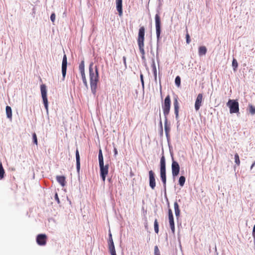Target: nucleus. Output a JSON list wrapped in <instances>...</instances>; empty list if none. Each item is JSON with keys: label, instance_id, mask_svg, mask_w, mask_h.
Here are the masks:
<instances>
[{"label": "nucleus", "instance_id": "c85d7f7f", "mask_svg": "<svg viewBox=\"0 0 255 255\" xmlns=\"http://www.w3.org/2000/svg\"><path fill=\"white\" fill-rule=\"evenodd\" d=\"M154 227L155 232L157 234L159 232V229H158V224L157 219H155L154 221Z\"/></svg>", "mask_w": 255, "mask_h": 255}, {"label": "nucleus", "instance_id": "f03ea898", "mask_svg": "<svg viewBox=\"0 0 255 255\" xmlns=\"http://www.w3.org/2000/svg\"><path fill=\"white\" fill-rule=\"evenodd\" d=\"M144 35H145V28L144 26L140 27L137 36V44L139 47L140 52L141 54V58L142 59H145V51H144Z\"/></svg>", "mask_w": 255, "mask_h": 255}, {"label": "nucleus", "instance_id": "c756f323", "mask_svg": "<svg viewBox=\"0 0 255 255\" xmlns=\"http://www.w3.org/2000/svg\"><path fill=\"white\" fill-rule=\"evenodd\" d=\"M80 73L81 74L82 80H83V82L84 85L86 86H87V85H88L87 84V80H86V75H85V72H82V73Z\"/></svg>", "mask_w": 255, "mask_h": 255}, {"label": "nucleus", "instance_id": "a211bd4d", "mask_svg": "<svg viewBox=\"0 0 255 255\" xmlns=\"http://www.w3.org/2000/svg\"><path fill=\"white\" fill-rule=\"evenodd\" d=\"M56 180L57 182L62 186L64 187L66 185L65 177L64 176H57Z\"/></svg>", "mask_w": 255, "mask_h": 255}, {"label": "nucleus", "instance_id": "e433bc0d", "mask_svg": "<svg viewBox=\"0 0 255 255\" xmlns=\"http://www.w3.org/2000/svg\"><path fill=\"white\" fill-rule=\"evenodd\" d=\"M51 20L53 22L55 19V13H52L50 16Z\"/></svg>", "mask_w": 255, "mask_h": 255}, {"label": "nucleus", "instance_id": "a878e982", "mask_svg": "<svg viewBox=\"0 0 255 255\" xmlns=\"http://www.w3.org/2000/svg\"><path fill=\"white\" fill-rule=\"evenodd\" d=\"M4 170L3 169V168L2 167V165L1 163H0V179H1L4 177Z\"/></svg>", "mask_w": 255, "mask_h": 255}, {"label": "nucleus", "instance_id": "39448f33", "mask_svg": "<svg viewBox=\"0 0 255 255\" xmlns=\"http://www.w3.org/2000/svg\"><path fill=\"white\" fill-rule=\"evenodd\" d=\"M40 90L44 107L46 110L48 111V100L47 98V90L46 86L44 84L41 85L40 86Z\"/></svg>", "mask_w": 255, "mask_h": 255}, {"label": "nucleus", "instance_id": "f704fd0d", "mask_svg": "<svg viewBox=\"0 0 255 255\" xmlns=\"http://www.w3.org/2000/svg\"><path fill=\"white\" fill-rule=\"evenodd\" d=\"M186 42L187 44H189L190 43V38L189 34H188V32L187 31V33L186 34Z\"/></svg>", "mask_w": 255, "mask_h": 255}, {"label": "nucleus", "instance_id": "72a5a7b5", "mask_svg": "<svg viewBox=\"0 0 255 255\" xmlns=\"http://www.w3.org/2000/svg\"><path fill=\"white\" fill-rule=\"evenodd\" d=\"M250 108V112L251 114L254 115L255 114V108L252 105H250L249 106Z\"/></svg>", "mask_w": 255, "mask_h": 255}, {"label": "nucleus", "instance_id": "4be33fe9", "mask_svg": "<svg viewBox=\"0 0 255 255\" xmlns=\"http://www.w3.org/2000/svg\"><path fill=\"white\" fill-rule=\"evenodd\" d=\"M99 166L102 165L104 164V158L103 156L102 152V150L100 149L99 152Z\"/></svg>", "mask_w": 255, "mask_h": 255}, {"label": "nucleus", "instance_id": "6e6552de", "mask_svg": "<svg viewBox=\"0 0 255 255\" xmlns=\"http://www.w3.org/2000/svg\"><path fill=\"white\" fill-rule=\"evenodd\" d=\"M100 175L102 178V180L104 182H105L106 179V177L108 174V169H109V165L106 164L104 165V164L100 165Z\"/></svg>", "mask_w": 255, "mask_h": 255}, {"label": "nucleus", "instance_id": "cd10ccee", "mask_svg": "<svg viewBox=\"0 0 255 255\" xmlns=\"http://www.w3.org/2000/svg\"><path fill=\"white\" fill-rule=\"evenodd\" d=\"M232 66L233 67V69L234 71H236L238 66V62L237 61V60L236 59H233V61H232Z\"/></svg>", "mask_w": 255, "mask_h": 255}, {"label": "nucleus", "instance_id": "393cba45", "mask_svg": "<svg viewBox=\"0 0 255 255\" xmlns=\"http://www.w3.org/2000/svg\"><path fill=\"white\" fill-rule=\"evenodd\" d=\"M185 177L183 176H181L180 177L179 179V185L182 187L184 184H185Z\"/></svg>", "mask_w": 255, "mask_h": 255}, {"label": "nucleus", "instance_id": "79ce46f5", "mask_svg": "<svg viewBox=\"0 0 255 255\" xmlns=\"http://www.w3.org/2000/svg\"><path fill=\"white\" fill-rule=\"evenodd\" d=\"M255 165V162H254V163H253V164L251 166V169H252Z\"/></svg>", "mask_w": 255, "mask_h": 255}, {"label": "nucleus", "instance_id": "aec40b11", "mask_svg": "<svg viewBox=\"0 0 255 255\" xmlns=\"http://www.w3.org/2000/svg\"><path fill=\"white\" fill-rule=\"evenodd\" d=\"M76 167L78 171L80 170V155L78 149L76 151Z\"/></svg>", "mask_w": 255, "mask_h": 255}, {"label": "nucleus", "instance_id": "423d86ee", "mask_svg": "<svg viewBox=\"0 0 255 255\" xmlns=\"http://www.w3.org/2000/svg\"><path fill=\"white\" fill-rule=\"evenodd\" d=\"M155 28L157 38L158 40L160 38L161 28H160V17L158 13L155 14Z\"/></svg>", "mask_w": 255, "mask_h": 255}, {"label": "nucleus", "instance_id": "1a4fd4ad", "mask_svg": "<svg viewBox=\"0 0 255 255\" xmlns=\"http://www.w3.org/2000/svg\"><path fill=\"white\" fill-rule=\"evenodd\" d=\"M47 237L45 234H39L36 237V243L39 246H45L46 244Z\"/></svg>", "mask_w": 255, "mask_h": 255}, {"label": "nucleus", "instance_id": "9d476101", "mask_svg": "<svg viewBox=\"0 0 255 255\" xmlns=\"http://www.w3.org/2000/svg\"><path fill=\"white\" fill-rule=\"evenodd\" d=\"M168 219H169V222L170 227L171 228V230L172 232V233H174L175 232V225H174V218L173 215L172 213V211L170 208L168 209Z\"/></svg>", "mask_w": 255, "mask_h": 255}, {"label": "nucleus", "instance_id": "37998d69", "mask_svg": "<svg viewBox=\"0 0 255 255\" xmlns=\"http://www.w3.org/2000/svg\"><path fill=\"white\" fill-rule=\"evenodd\" d=\"M253 231L254 233L255 232V226H254V227L253 228Z\"/></svg>", "mask_w": 255, "mask_h": 255}, {"label": "nucleus", "instance_id": "2eb2a0df", "mask_svg": "<svg viewBox=\"0 0 255 255\" xmlns=\"http://www.w3.org/2000/svg\"><path fill=\"white\" fill-rule=\"evenodd\" d=\"M109 245V249L111 253V254L113 253L114 255H115V253H116V250L114 246V242L112 239V236L111 233L109 234V240L108 242Z\"/></svg>", "mask_w": 255, "mask_h": 255}, {"label": "nucleus", "instance_id": "6ab92c4d", "mask_svg": "<svg viewBox=\"0 0 255 255\" xmlns=\"http://www.w3.org/2000/svg\"><path fill=\"white\" fill-rule=\"evenodd\" d=\"M174 210H175V216L177 218H178L180 216V210L179 209V205L177 202H174Z\"/></svg>", "mask_w": 255, "mask_h": 255}, {"label": "nucleus", "instance_id": "4c0bfd02", "mask_svg": "<svg viewBox=\"0 0 255 255\" xmlns=\"http://www.w3.org/2000/svg\"><path fill=\"white\" fill-rule=\"evenodd\" d=\"M54 198H55V199L57 201V203L58 204L60 203V200H59V199L58 198V195L57 193H56L55 194Z\"/></svg>", "mask_w": 255, "mask_h": 255}, {"label": "nucleus", "instance_id": "f3484780", "mask_svg": "<svg viewBox=\"0 0 255 255\" xmlns=\"http://www.w3.org/2000/svg\"><path fill=\"white\" fill-rule=\"evenodd\" d=\"M116 7L121 16L123 15L122 0H116Z\"/></svg>", "mask_w": 255, "mask_h": 255}, {"label": "nucleus", "instance_id": "412c9836", "mask_svg": "<svg viewBox=\"0 0 255 255\" xmlns=\"http://www.w3.org/2000/svg\"><path fill=\"white\" fill-rule=\"evenodd\" d=\"M207 48L204 46L199 47L198 53L200 56L205 55L207 52Z\"/></svg>", "mask_w": 255, "mask_h": 255}, {"label": "nucleus", "instance_id": "20e7f679", "mask_svg": "<svg viewBox=\"0 0 255 255\" xmlns=\"http://www.w3.org/2000/svg\"><path fill=\"white\" fill-rule=\"evenodd\" d=\"M170 97L169 95H167L165 98L164 104L162 105L163 114L166 119L167 118V116L168 115L170 112Z\"/></svg>", "mask_w": 255, "mask_h": 255}, {"label": "nucleus", "instance_id": "2f4dec72", "mask_svg": "<svg viewBox=\"0 0 255 255\" xmlns=\"http://www.w3.org/2000/svg\"><path fill=\"white\" fill-rule=\"evenodd\" d=\"M180 82H181L180 77L179 76H177L175 78V84L177 85V86L178 87H180Z\"/></svg>", "mask_w": 255, "mask_h": 255}, {"label": "nucleus", "instance_id": "9b49d317", "mask_svg": "<svg viewBox=\"0 0 255 255\" xmlns=\"http://www.w3.org/2000/svg\"><path fill=\"white\" fill-rule=\"evenodd\" d=\"M203 100V95L202 94H199L197 95V98L195 103V109L196 111H198L200 107L202 106V102Z\"/></svg>", "mask_w": 255, "mask_h": 255}, {"label": "nucleus", "instance_id": "b1692460", "mask_svg": "<svg viewBox=\"0 0 255 255\" xmlns=\"http://www.w3.org/2000/svg\"><path fill=\"white\" fill-rule=\"evenodd\" d=\"M160 178L163 184L164 188H166V174H160Z\"/></svg>", "mask_w": 255, "mask_h": 255}, {"label": "nucleus", "instance_id": "a19ab883", "mask_svg": "<svg viewBox=\"0 0 255 255\" xmlns=\"http://www.w3.org/2000/svg\"><path fill=\"white\" fill-rule=\"evenodd\" d=\"M123 60H124L125 65H126V58L125 56L123 57Z\"/></svg>", "mask_w": 255, "mask_h": 255}, {"label": "nucleus", "instance_id": "bb28decb", "mask_svg": "<svg viewBox=\"0 0 255 255\" xmlns=\"http://www.w3.org/2000/svg\"><path fill=\"white\" fill-rule=\"evenodd\" d=\"M84 67H85L84 62V61H82L79 66V69L80 73L85 72Z\"/></svg>", "mask_w": 255, "mask_h": 255}, {"label": "nucleus", "instance_id": "4468645a", "mask_svg": "<svg viewBox=\"0 0 255 255\" xmlns=\"http://www.w3.org/2000/svg\"><path fill=\"white\" fill-rule=\"evenodd\" d=\"M67 56L65 54L64 55L62 64V73L63 77L64 78L66 74V70H67Z\"/></svg>", "mask_w": 255, "mask_h": 255}, {"label": "nucleus", "instance_id": "58836bf2", "mask_svg": "<svg viewBox=\"0 0 255 255\" xmlns=\"http://www.w3.org/2000/svg\"><path fill=\"white\" fill-rule=\"evenodd\" d=\"M140 78L141 83H142V85L143 86V85H144L143 76L142 74H141V73L140 75Z\"/></svg>", "mask_w": 255, "mask_h": 255}, {"label": "nucleus", "instance_id": "7ed1b4c3", "mask_svg": "<svg viewBox=\"0 0 255 255\" xmlns=\"http://www.w3.org/2000/svg\"><path fill=\"white\" fill-rule=\"evenodd\" d=\"M227 105L230 109L231 114L239 113V104L237 101L229 100L227 103Z\"/></svg>", "mask_w": 255, "mask_h": 255}, {"label": "nucleus", "instance_id": "f257e3e1", "mask_svg": "<svg viewBox=\"0 0 255 255\" xmlns=\"http://www.w3.org/2000/svg\"><path fill=\"white\" fill-rule=\"evenodd\" d=\"M93 63L89 66V73L90 78V85L92 93L96 95L97 88V83L99 81V74L98 69L96 67L94 72L93 69Z\"/></svg>", "mask_w": 255, "mask_h": 255}, {"label": "nucleus", "instance_id": "473e14b6", "mask_svg": "<svg viewBox=\"0 0 255 255\" xmlns=\"http://www.w3.org/2000/svg\"><path fill=\"white\" fill-rule=\"evenodd\" d=\"M32 138L33 140V142L36 144L37 145V136L35 133H33L32 134Z\"/></svg>", "mask_w": 255, "mask_h": 255}, {"label": "nucleus", "instance_id": "dca6fc26", "mask_svg": "<svg viewBox=\"0 0 255 255\" xmlns=\"http://www.w3.org/2000/svg\"><path fill=\"white\" fill-rule=\"evenodd\" d=\"M173 105H174L175 117H176V119H178V118L179 109V102L178 101L177 98H175V99H174Z\"/></svg>", "mask_w": 255, "mask_h": 255}, {"label": "nucleus", "instance_id": "7c9ffc66", "mask_svg": "<svg viewBox=\"0 0 255 255\" xmlns=\"http://www.w3.org/2000/svg\"><path fill=\"white\" fill-rule=\"evenodd\" d=\"M235 162L238 166H239L240 164V160L239 156L238 153H236L235 155Z\"/></svg>", "mask_w": 255, "mask_h": 255}, {"label": "nucleus", "instance_id": "0eeeda50", "mask_svg": "<svg viewBox=\"0 0 255 255\" xmlns=\"http://www.w3.org/2000/svg\"><path fill=\"white\" fill-rule=\"evenodd\" d=\"M172 174L173 177L177 176L180 171V166L178 163L174 160H172L171 165Z\"/></svg>", "mask_w": 255, "mask_h": 255}, {"label": "nucleus", "instance_id": "c03bdc74", "mask_svg": "<svg viewBox=\"0 0 255 255\" xmlns=\"http://www.w3.org/2000/svg\"><path fill=\"white\" fill-rule=\"evenodd\" d=\"M154 74H155V76H156V70H155Z\"/></svg>", "mask_w": 255, "mask_h": 255}, {"label": "nucleus", "instance_id": "5701e85b", "mask_svg": "<svg viewBox=\"0 0 255 255\" xmlns=\"http://www.w3.org/2000/svg\"><path fill=\"white\" fill-rule=\"evenodd\" d=\"M6 114L7 117L9 119H11L12 118V111L11 109L9 106L6 107Z\"/></svg>", "mask_w": 255, "mask_h": 255}, {"label": "nucleus", "instance_id": "ea45409f", "mask_svg": "<svg viewBox=\"0 0 255 255\" xmlns=\"http://www.w3.org/2000/svg\"><path fill=\"white\" fill-rule=\"evenodd\" d=\"M114 154L115 155H116L118 154V150L116 148H114Z\"/></svg>", "mask_w": 255, "mask_h": 255}, {"label": "nucleus", "instance_id": "c9c22d12", "mask_svg": "<svg viewBox=\"0 0 255 255\" xmlns=\"http://www.w3.org/2000/svg\"><path fill=\"white\" fill-rule=\"evenodd\" d=\"M154 254L155 255H160L159 250L157 246L154 247Z\"/></svg>", "mask_w": 255, "mask_h": 255}, {"label": "nucleus", "instance_id": "ddd939ff", "mask_svg": "<svg viewBox=\"0 0 255 255\" xmlns=\"http://www.w3.org/2000/svg\"><path fill=\"white\" fill-rule=\"evenodd\" d=\"M166 174V163L164 155H162L160 161V174Z\"/></svg>", "mask_w": 255, "mask_h": 255}, {"label": "nucleus", "instance_id": "f8f14e48", "mask_svg": "<svg viewBox=\"0 0 255 255\" xmlns=\"http://www.w3.org/2000/svg\"><path fill=\"white\" fill-rule=\"evenodd\" d=\"M149 186L152 189H154L156 183L155 179L154 177V173L152 171L150 170L149 171Z\"/></svg>", "mask_w": 255, "mask_h": 255}]
</instances>
